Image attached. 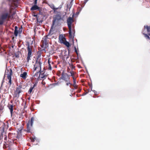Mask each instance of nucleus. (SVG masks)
I'll use <instances>...</instances> for the list:
<instances>
[{"label":"nucleus","instance_id":"nucleus-1","mask_svg":"<svg viewBox=\"0 0 150 150\" xmlns=\"http://www.w3.org/2000/svg\"><path fill=\"white\" fill-rule=\"evenodd\" d=\"M33 40H31L30 39L26 41L25 45L27 46V50L28 52L26 59L28 62L31 59L30 57L33 55L32 51L33 46L31 45L33 44Z\"/></svg>","mask_w":150,"mask_h":150},{"label":"nucleus","instance_id":"nucleus-2","mask_svg":"<svg viewBox=\"0 0 150 150\" xmlns=\"http://www.w3.org/2000/svg\"><path fill=\"white\" fill-rule=\"evenodd\" d=\"M26 88V86L24 84L20 83L19 86L16 88V90L14 91L13 97L18 98L19 97L20 94L24 92Z\"/></svg>","mask_w":150,"mask_h":150},{"label":"nucleus","instance_id":"nucleus-3","mask_svg":"<svg viewBox=\"0 0 150 150\" xmlns=\"http://www.w3.org/2000/svg\"><path fill=\"white\" fill-rule=\"evenodd\" d=\"M41 55H38L37 57V59L34 65L33 68V73L35 71L38 70L39 71L40 69H42L41 66L42 64V61L40 58Z\"/></svg>","mask_w":150,"mask_h":150},{"label":"nucleus","instance_id":"nucleus-4","mask_svg":"<svg viewBox=\"0 0 150 150\" xmlns=\"http://www.w3.org/2000/svg\"><path fill=\"white\" fill-rule=\"evenodd\" d=\"M11 10H10L9 13H3L1 16L0 18L4 21L7 19L8 21L10 18L12 19L13 18V16L15 14V13L13 12L11 15Z\"/></svg>","mask_w":150,"mask_h":150},{"label":"nucleus","instance_id":"nucleus-5","mask_svg":"<svg viewBox=\"0 0 150 150\" xmlns=\"http://www.w3.org/2000/svg\"><path fill=\"white\" fill-rule=\"evenodd\" d=\"M48 35L44 36L41 42V46L43 48L42 50H45L48 46L49 42L47 41Z\"/></svg>","mask_w":150,"mask_h":150},{"label":"nucleus","instance_id":"nucleus-6","mask_svg":"<svg viewBox=\"0 0 150 150\" xmlns=\"http://www.w3.org/2000/svg\"><path fill=\"white\" fill-rule=\"evenodd\" d=\"M6 75L7 76V77L8 79V84L10 86L11 85V76L12 75V71L10 69L7 70L6 71Z\"/></svg>","mask_w":150,"mask_h":150},{"label":"nucleus","instance_id":"nucleus-7","mask_svg":"<svg viewBox=\"0 0 150 150\" xmlns=\"http://www.w3.org/2000/svg\"><path fill=\"white\" fill-rule=\"evenodd\" d=\"M34 120V117H32L30 120H29L27 124V132L29 133L31 132V128L32 127L33 121Z\"/></svg>","mask_w":150,"mask_h":150},{"label":"nucleus","instance_id":"nucleus-8","mask_svg":"<svg viewBox=\"0 0 150 150\" xmlns=\"http://www.w3.org/2000/svg\"><path fill=\"white\" fill-rule=\"evenodd\" d=\"M74 22L73 18L71 17H69L67 20V23L69 29H72L71 24Z\"/></svg>","mask_w":150,"mask_h":150},{"label":"nucleus","instance_id":"nucleus-9","mask_svg":"<svg viewBox=\"0 0 150 150\" xmlns=\"http://www.w3.org/2000/svg\"><path fill=\"white\" fill-rule=\"evenodd\" d=\"M8 138L11 139L13 142L14 140L17 138V135L16 134L11 133H9L8 134Z\"/></svg>","mask_w":150,"mask_h":150},{"label":"nucleus","instance_id":"nucleus-10","mask_svg":"<svg viewBox=\"0 0 150 150\" xmlns=\"http://www.w3.org/2000/svg\"><path fill=\"white\" fill-rule=\"evenodd\" d=\"M61 78L62 79L66 81H67L69 79V76L66 73L63 72L62 73Z\"/></svg>","mask_w":150,"mask_h":150},{"label":"nucleus","instance_id":"nucleus-11","mask_svg":"<svg viewBox=\"0 0 150 150\" xmlns=\"http://www.w3.org/2000/svg\"><path fill=\"white\" fill-rule=\"evenodd\" d=\"M59 39L61 43H63L66 40L64 35L60 34L59 35Z\"/></svg>","mask_w":150,"mask_h":150},{"label":"nucleus","instance_id":"nucleus-12","mask_svg":"<svg viewBox=\"0 0 150 150\" xmlns=\"http://www.w3.org/2000/svg\"><path fill=\"white\" fill-rule=\"evenodd\" d=\"M22 30L21 28H19V30H18V28L17 26L15 27V30L14 31V34L16 36H17L18 33L19 32L20 33H21Z\"/></svg>","mask_w":150,"mask_h":150},{"label":"nucleus","instance_id":"nucleus-13","mask_svg":"<svg viewBox=\"0 0 150 150\" xmlns=\"http://www.w3.org/2000/svg\"><path fill=\"white\" fill-rule=\"evenodd\" d=\"M70 73L71 74V76H72L74 83V84H76V78L75 76V75L76 74V73L74 72L73 71L71 70L70 72Z\"/></svg>","mask_w":150,"mask_h":150},{"label":"nucleus","instance_id":"nucleus-14","mask_svg":"<svg viewBox=\"0 0 150 150\" xmlns=\"http://www.w3.org/2000/svg\"><path fill=\"white\" fill-rule=\"evenodd\" d=\"M33 79H36L37 81L40 80L39 78V74L38 71H37L33 76Z\"/></svg>","mask_w":150,"mask_h":150},{"label":"nucleus","instance_id":"nucleus-15","mask_svg":"<svg viewBox=\"0 0 150 150\" xmlns=\"http://www.w3.org/2000/svg\"><path fill=\"white\" fill-rule=\"evenodd\" d=\"M46 69L45 68V67H44L43 69H40L38 71L39 74L43 75H47V73H45V70Z\"/></svg>","mask_w":150,"mask_h":150},{"label":"nucleus","instance_id":"nucleus-16","mask_svg":"<svg viewBox=\"0 0 150 150\" xmlns=\"http://www.w3.org/2000/svg\"><path fill=\"white\" fill-rule=\"evenodd\" d=\"M56 19H55L53 21L52 25L51 27V29L49 31V34H50V35H53V32H52L53 30V26L54 25V24H55V22L56 21Z\"/></svg>","mask_w":150,"mask_h":150},{"label":"nucleus","instance_id":"nucleus-17","mask_svg":"<svg viewBox=\"0 0 150 150\" xmlns=\"http://www.w3.org/2000/svg\"><path fill=\"white\" fill-rule=\"evenodd\" d=\"M36 84H34L33 86H31L28 92V93L30 94V93L33 92V90L34 89V87L35 86H36Z\"/></svg>","mask_w":150,"mask_h":150},{"label":"nucleus","instance_id":"nucleus-18","mask_svg":"<svg viewBox=\"0 0 150 150\" xmlns=\"http://www.w3.org/2000/svg\"><path fill=\"white\" fill-rule=\"evenodd\" d=\"M19 0H9V1L11 3V6L14 5L15 6H17L18 4L16 3H14V2H17Z\"/></svg>","mask_w":150,"mask_h":150},{"label":"nucleus","instance_id":"nucleus-19","mask_svg":"<svg viewBox=\"0 0 150 150\" xmlns=\"http://www.w3.org/2000/svg\"><path fill=\"white\" fill-rule=\"evenodd\" d=\"M47 75H43L39 74V78H40V80H42L43 81L47 77ZM43 81H42V82Z\"/></svg>","mask_w":150,"mask_h":150},{"label":"nucleus","instance_id":"nucleus-20","mask_svg":"<svg viewBox=\"0 0 150 150\" xmlns=\"http://www.w3.org/2000/svg\"><path fill=\"white\" fill-rule=\"evenodd\" d=\"M27 76V73L26 72H24L23 74H21L20 76L23 79H26Z\"/></svg>","mask_w":150,"mask_h":150},{"label":"nucleus","instance_id":"nucleus-21","mask_svg":"<svg viewBox=\"0 0 150 150\" xmlns=\"http://www.w3.org/2000/svg\"><path fill=\"white\" fill-rule=\"evenodd\" d=\"M40 8L37 5H34L30 8L31 10H35L39 9Z\"/></svg>","mask_w":150,"mask_h":150},{"label":"nucleus","instance_id":"nucleus-22","mask_svg":"<svg viewBox=\"0 0 150 150\" xmlns=\"http://www.w3.org/2000/svg\"><path fill=\"white\" fill-rule=\"evenodd\" d=\"M8 107L9 109L10 110L11 114H12L13 111V105L9 104L8 105Z\"/></svg>","mask_w":150,"mask_h":150},{"label":"nucleus","instance_id":"nucleus-23","mask_svg":"<svg viewBox=\"0 0 150 150\" xmlns=\"http://www.w3.org/2000/svg\"><path fill=\"white\" fill-rule=\"evenodd\" d=\"M69 38H70L73 39L74 36L72 34V29H69Z\"/></svg>","mask_w":150,"mask_h":150},{"label":"nucleus","instance_id":"nucleus-24","mask_svg":"<svg viewBox=\"0 0 150 150\" xmlns=\"http://www.w3.org/2000/svg\"><path fill=\"white\" fill-rule=\"evenodd\" d=\"M9 146L8 143V142H5L4 144L3 148L4 149H6Z\"/></svg>","mask_w":150,"mask_h":150},{"label":"nucleus","instance_id":"nucleus-25","mask_svg":"<svg viewBox=\"0 0 150 150\" xmlns=\"http://www.w3.org/2000/svg\"><path fill=\"white\" fill-rule=\"evenodd\" d=\"M63 44L68 47H71V45L66 40L65 41Z\"/></svg>","mask_w":150,"mask_h":150},{"label":"nucleus","instance_id":"nucleus-26","mask_svg":"<svg viewBox=\"0 0 150 150\" xmlns=\"http://www.w3.org/2000/svg\"><path fill=\"white\" fill-rule=\"evenodd\" d=\"M144 28H146L147 30V32H150V26H148L147 25L144 26Z\"/></svg>","mask_w":150,"mask_h":150},{"label":"nucleus","instance_id":"nucleus-27","mask_svg":"<svg viewBox=\"0 0 150 150\" xmlns=\"http://www.w3.org/2000/svg\"><path fill=\"white\" fill-rule=\"evenodd\" d=\"M143 34L144 35L145 37L147 39L150 40V38L149 36V35H148L144 33H143Z\"/></svg>","mask_w":150,"mask_h":150},{"label":"nucleus","instance_id":"nucleus-28","mask_svg":"<svg viewBox=\"0 0 150 150\" xmlns=\"http://www.w3.org/2000/svg\"><path fill=\"white\" fill-rule=\"evenodd\" d=\"M51 8L53 9L54 10V12H55L56 10L59 8H55L54 7V6H53L52 7H51Z\"/></svg>","mask_w":150,"mask_h":150},{"label":"nucleus","instance_id":"nucleus-29","mask_svg":"<svg viewBox=\"0 0 150 150\" xmlns=\"http://www.w3.org/2000/svg\"><path fill=\"white\" fill-rule=\"evenodd\" d=\"M4 22V21L1 18H0V25H2Z\"/></svg>","mask_w":150,"mask_h":150},{"label":"nucleus","instance_id":"nucleus-30","mask_svg":"<svg viewBox=\"0 0 150 150\" xmlns=\"http://www.w3.org/2000/svg\"><path fill=\"white\" fill-rule=\"evenodd\" d=\"M48 70H51L52 69V68L51 65L50 64H48Z\"/></svg>","mask_w":150,"mask_h":150},{"label":"nucleus","instance_id":"nucleus-31","mask_svg":"<svg viewBox=\"0 0 150 150\" xmlns=\"http://www.w3.org/2000/svg\"><path fill=\"white\" fill-rule=\"evenodd\" d=\"M70 67L71 68V69H72V71H73V69L75 68V67L72 64L70 66Z\"/></svg>","mask_w":150,"mask_h":150},{"label":"nucleus","instance_id":"nucleus-32","mask_svg":"<svg viewBox=\"0 0 150 150\" xmlns=\"http://www.w3.org/2000/svg\"><path fill=\"white\" fill-rule=\"evenodd\" d=\"M30 139L31 140V141L32 142H34L35 141V138H33L31 137H30Z\"/></svg>","mask_w":150,"mask_h":150},{"label":"nucleus","instance_id":"nucleus-33","mask_svg":"<svg viewBox=\"0 0 150 150\" xmlns=\"http://www.w3.org/2000/svg\"><path fill=\"white\" fill-rule=\"evenodd\" d=\"M73 86L75 88L77 89V86L76 85V84H74H74L73 85Z\"/></svg>","mask_w":150,"mask_h":150},{"label":"nucleus","instance_id":"nucleus-34","mask_svg":"<svg viewBox=\"0 0 150 150\" xmlns=\"http://www.w3.org/2000/svg\"><path fill=\"white\" fill-rule=\"evenodd\" d=\"M38 0H35L33 4L34 5H37V1Z\"/></svg>","mask_w":150,"mask_h":150},{"label":"nucleus","instance_id":"nucleus-35","mask_svg":"<svg viewBox=\"0 0 150 150\" xmlns=\"http://www.w3.org/2000/svg\"><path fill=\"white\" fill-rule=\"evenodd\" d=\"M74 50H75V52L76 53V54L78 55V52H77V50H76V48L75 47H74Z\"/></svg>","mask_w":150,"mask_h":150},{"label":"nucleus","instance_id":"nucleus-36","mask_svg":"<svg viewBox=\"0 0 150 150\" xmlns=\"http://www.w3.org/2000/svg\"><path fill=\"white\" fill-rule=\"evenodd\" d=\"M16 57L18 58L19 57V54H15V55Z\"/></svg>","mask_w":150,"mask_h":150},{"label":"nucleus","instance_id":"nucleus-37","mask_svg":"<svg viewBox=\"0 0 150 150\" xmlns=\"http://www.w3.org/2000/svg\"><path fill=\"white\" fill-rule=\"evenodd\" d=\"M69 84H70L71 85H72V84L70 83L69 81L68 83H66V85L67 86H68Z\"/></svg>","mask_w":150,"mask_h":150},{"label":"nucleus","instance_id":"nucleus-38","mask_svg":"<svg viewBox=\"0 0 150 150\" xmlns=\"http://www.w3.org/2000/svg\"><path fill=\"white\" fill-rule=\"evenodd\" d=\"M88 85L91 88V89H92V85L90 83H89V84H88Z\"/></svg>","mask_w":150,"mask_h":150},{"label":"nucleus","instance_id":"nucleus-39","mask_svg":"<svg viewBox=\"0 0 150 150\" xmlns=\"http://www.w3.org/2000/svg\"><path fill=\"white\" fill-rule=\"evenodd\" d=\"M81 89H80V88H79V89L78 90V91H77V92H78V93H80V92H81Z\"/></svg>","mask_w":150,"mask_h":150},{"label":"nucleus","instance_id":"nucleus-40","mask_svg":"<svg viewBox=\"0 0 150 150\" xmlns=\"http://www.w3.org/2000/svg\"><path fill=\"white\" fill-rule=\"evenodd\" d=\"M89 0H85L84 3L85 4Z\"/></svg>","mask_w":150,"mask_h":150},{"label":"nucleus","instance_id":"nucleus-41","mask_svg":"<svg viewBox=\"0 0 150 150\" xmlns=\"http://www.w3.org/2000/svg\"><path fill=\"white\" fill-rule=\"evenodd\" d=\"M48 64H50L51 61L49 59L48 60Z\"/></svg>","mask_w":150,"mask_h":150},{"label":"nucleus","instance_id":"nucleus-42","mask_svg":"<svg viewBox=\"0 0 150 150\" xmlns=\"http://www.w3.org/2000/svg\"><path fill=\"white\" fill-rule=\"evenodd\" d=\"M70 70V69L69 68H68V69H67V71H68V72H69L70 73V71L69 72Z\"/></svg>","mask_w":150,"mask_h":150},{"label":"nucleus","instance_id":"nucleus-43","mask_svg":"<svg viewBox=\"0 0 150 150\" xmlns=\"http://www.w3.org/2000/svg\"><path fill=\"white\" fill-rule=\"evenodd\" d=\"M4 140L6 141L7 140V137L6 136V137L4 138Z\"/></svg>","mask_w":150,"mask_h":150},{"label":"nucleus","instance_id":"nucleus-44","mask_svg":"<svg viewBox=\"0 0 150 150\" xmlns=\"http://www.w3.org/2000/svg\"><path fill=\"white\" fill-rule=\"evenodd\" d=\"M22 129H23V127H21V129H19V130H20V131H21L22 130Z\"/></svg>","mask_w":150,"mask_h":150},{"label":"nucleus","instance_id":"nucleus-45","mask_svg":"<svg viewBox=\"0 0 150 150\" xmlns=\"http://www.w3.org/2000/svg\"><path fill=\"white\" fill-rule=\"evenodd\" d=\"M37 15H33V16L34 17H37Z\"/></svg>","mask_w":150,"mask_h":150},{"label":"nucleus","instance_id":"nucleus-46","mask_svg":"<svg viewBox=\"0 0 150 150\" xmlns=\"http://www.w3.org/2000/svg\"><path fill=\"white\" fill-rule=\"evenodd\" d=\"M87 93H84V94H83V95H86Z\"/></svg>","mask_w":150,"mask_h":150},{"label":"nucleus","instance_id":"nucleus-47","mask_svg":"<svg viewBox=\"0 0 150 150\" xmlns=\"http://www.w3.org/2000/svg\"><path fill=\"white\" fill-rule=\"evenodd\" d=\"M12 129L11 128H10L9 129V130H11Z\"/></svg>","mask_w":150,"mask_h":150},{"label":"nucleus","instance_id":"nucleus-48","mask_svg":"<svg viewBox=\"0 0 150 150\" xmlns=\"http://www.w3.org/2000/svg\"><path fill=\"white\" fill-rule=\"evenodd\" d=\"M1 107L0 106V111H1Z\"/></svg>","mask_w":150,"mask_h":150},{"label":"nucleus","instance_id":"nucleus-49","mask_svg":"<svg viewBox=\"0 0 150 150\" xmlns=\"http://www.w3.org/2000/svg\"><path fill=\"white\" fill-rule=\"evenodd\" d=\"M148 35L150 36V33H148Z\"/></svg>","mask_w":150,"mask_h":150},{"label":"nucleus","instance_id":"nucleus-50","mask_svg":"<svg viewBox=\"0 0 150 150\" xmlns=\"http://www.w3.org/2000/svg\"><path fill=\"white\" fill-rule=\"evenodd\" d=\"M2 51H1V50L0 49V52H1Z\"/></svg>","mask_w":150,"mask_h":150},{"label":"nucleus","instance_id":"nucleus-51","mask_svg":"<svg viewBox=\"0 0 150 150\" xmlns=\"http://www.w3.org/2000/svg\"><path fill=\"white\" fill-rule=\"evenodd\" d=\"M67 8H68V5H67Z\"/></svg>","mask_w":150,"mask_h":150},{"label":"nucleus","instance_id":"nucleus-52","mask_svg":"<svg viewBox=\"0 0 150 150\" xmlns=\"http://www.w3.org/2000/svg\"><path fill=\"white\" fill-rule=\"evenodd\" d=\"M45 84V83H43V84Z\"/></svg>","mask_w":150,"mask_h":150},{"label":"nucleus","instance_id":"nucleus-53","mask_svg":"<svg viewBox=\"0 0 150 150\" xmlns=\"http://www.w3.org/2000/svg\"><path fill=\"white\" fill-rule=\"evenodd\" d=\"M45 84V83H43V84Z\"/></svg>","mask_w":150,"mask_h":150},{"label":"nucleus","instance_id":"nucleus-54","mask_svg":"<svg viewBox=\"0 0 150 150\" xmlns=\"http://www.w3.org/2000/svg\"><path fill=\"white\" fill-rule=\"evenodd\" d=\"M95 96H93V98H95Z\"/></svg>","mask_w":150,"mask_h":150}]
</instances>
